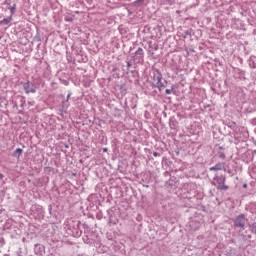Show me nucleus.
I'll list each match as a JSON object with an SVG mask.
<instances>
[{
    "label": "nucleus",
    "instance_id": "12",
    "mask_svg": "<svg viewBox=\"0 0 256 256\" xmlns=\"http://www.w3.org/2000/svg\"><path fill=\"white\" fill-rule=\"evenodd\" d=\"M69 105L70 103L66 100L62 103V111H67V109H69Z\"/></svg>",
    "mask_w": 256,
    "mask_h": 256
},
{
    "label": "nucleus",
    "instance_id": "31",
    "mask_svg": "<svg viewBox=\"0 0 256 256\" xmlns=\"http://www.w3.org/2000/svg\"><path fill=\"white\" fill-rule=\"evenodd\" d=\"M145 187H149V185H146Z\"/></svg>",
    "mask_w": 256,
    "mask_h": 256
},
{
    "label": "nucleus",
    "instance_id": "3",
    "mask_svg": "<svg viewBox=\"0 0 256 256\" xmlns=\"http://www.w3.org/2000/svg\"><path fill=\"white\" fill-rule=\"evenodd\" d=\"M246 223L247 218L245 217V214H240L234 219V227H236V229H245Z\"/></svg>",
    "mask_w": 256,
    "mask_h": 256
},
{
    "label": "nucleus",
    "instance_id": "11",
    "mask_svg": "<svg viewBox=\"0 0 256 256\" xmlns=\"http://www.w3.org/2000/svg\"><path fill=\"white\" fill-rule=\"evenodd\" d=\"M145 3V0H135L132 5L133 7H142V5Z\"/></svg>",
    "mask_w": 256,
    "mask_h": 256
},
{
    "label": "nucleus",
    "instance_id": "25",
    "mask_svg": "<svg viewBox=\"0 0 256 256\" xmlns=\"http://www.w3.org/2000/svg\"><path fill=\"white\" fill-rule=\"evenodd\" d=\"M3 177H4V175H3V174H0V181H1V179H3Z\"/></svg>",
    "mask_w": 256,
    "mask_h": 256
},
{
    "label": "nucleus",
    "instance_id": "21",
    "mask_svg": "<svg viewBox=\"0 0 256 256\" xmlns=\"http://www.w3.org/2000/svg\"><path fill=\"white\" fill-rule=\"evenodd\" d=\"M4 5H8V7L11 6V4L9 3V0H5Z\"/></svg>",
    "mask_w": 256,
    "mask_h": 256
},
{
    "label": "nucleus",
    "instance_id": "26",
    "mask_svg": "<svg viewBox=\"0 0 256 256\" xmlns=\"http://www.w3.org/2000/svg\"><path fill=\"white\" fill-rule=\"evenodd\" d=\"M103 151H104V153H107V148H104Z\"/></svg>",
    "mask_w": 256,
    "mask_h": 256
},
{
    "label": "nucleus",
    "instance_id": "28",
    "mask_svg": "<svg viewBox=\"0 0 256 256\" xmlns=\"http://www.w3.org/2000/svg\"><path fill=\"white\" fill-rule=\"evenodd\" d=\"M254 145H256V140L253 141Z\"/></svg>",
    "mask_w": 256,
    "mask_h": 256
},
{
    "label": "nucleus",
    "instance_id": "14",
    "mask_svg": "<svg viewBox=\"0 0 256 256\" xmlns=\"http://www.w3.org/2000/svg\"><path fill=\"white\" fill-rule=\"evenodd\" d=\"M173 91H175V86L173 85L171 89H166L165 93L166 95H171V93H173Z\"/></svg>",
    "mask_w": 256,
    "mask_h": 256
},
{
    "label": "nucleus",
    "instance_id": "17",
    "mask_svg": "<svg viewBox=\"0 0 256 256\" xmlns=\"http://www.w3.org/2000/svg\"><path fill=\"white\" fill-rule=\"evenodd\" d=\"M217 155H218L219 159H225V157H226L225 152H223V151H218Z\"/></svg>",
    "mask_w": 256,
    "mask_h": 256
},
{
    "label": "nucleus",
    "instance_id": "19",
    "mask_svg": "<svg viewBox=\"0 0 256 256\" xmlns=\"http://www.w3.org/2000/svg\"><path fill=\"white\" fill-rule=\"evenodd\" d=\"M71 95H72V93H71V92H69V93H68V95H67V97H66V101H68V102H69V99H71Z\"/></svg>",
    "mask_w": 256,
    "mask_h": 256
},
{
    "label": "nucleus",
    "instance_id": "32",
    "mask_svg": "<svg viewBox=\"0 0 256 256\" xmlns=\"http://www.w3.org/2000/svg\"><path fill=\"white\" fill-rule=\"evenodd\" d=\"M254 153H256V150H254Z\"/></svg>",
    "mask_w": 256,
    "mask_h": 256
},
{
    "label": "nucleus",
    "instance_id": "10",
    "mask_svg": "<svg viewBox=\"0 0 256 256\" xmlns=\"http://www.w3.org/2000/svg\"><path fill=\"white\" fill-rule=\"evenodd\" d=\"M8 9L10 11V17H13L15 15V11H17V4L9 6Z\"/></svg>",
    "mask_w": 256,
    "mask_h": 256
},
{
    "label": "nucleus",
    "instance_id": "7",
    "mask_svg": "<svg viewBox=\"0 0 256 256\" xmlns=\"http://www.w3.org/2000/svg\"><path fill=\"white\" fill-rule=\"evenodd\" d=\"M43 246L41 244H36L34 247V251L36 253V255H41V253H43Z\"/></svg>",
    "mask_w": 256,
    "mask_h": 256
},
{
    "label": "nucleus",
    "instance_id": "6",
    "mask_svg": "<svg viewBox=\"0 0 256 256\" xmlns=\"http://www.w3.org/2000/svg\"><path fill=\"white\" fill-rule=\"evenodd\" d=\"M225 166V163H217L215 166H212L209 168L210 171H222L223 167Z\"/></svg>",
    "mask_w": 256,
    "mask_h": 256
},
{
    "label": "nucleus",
    "instance_id": "24",
    "mask_svg": "<svg viewBox=\"0 0 256 256\" xmlns=\"http://www.w3.org/2000/svg\"><path fill=\"white\" fill-rule=\"evenodd\" d=\"M241 75H245V72L243 70H240Z\"/></svg>",
    "mask_w": 256,
    "mask_h": 256
},
{
    "label": "nucleus",
    "instance_id": "18",
    "mask_svg": "<svg viewBox=\"0 0 256 256\" xmlns=\"http://www.w3.org/2000/svg\"><path fill=\"white\" fill-rule=\"evenodd\" d=\"M223 171H225V173H229L231 175V173H233V171L225 166H223Z\"/></svg>",
    "mask_w": 256,
    "mask_h": 256
},
{
    "label": "nucleus",
    "instance_id": "15",
    "mask_svg": "<svg viewBox=\"0 0 256 256\" xmlns=\"http://www.w3.org/2000/svg\"><path fill=\"white\" fill-rule=\"evenodd\" d=\"M82 233H83V232H82L81 230L76 229V232L73 233V236H74V237H81Z\"/></svg>",
    "mask_w": 256,
    "mask_h": 256
},
{
    "label": "nucleus",
    "instance_id": "4",
    "mask_svg": "<svg viewBox=\"0 0 256 256\" xmlns=\"http://www.w3.org/2000/svg\"><path fill=\"white\" fill-rule=\"evenodd\" d=\"M21 85L26 95H29V93H37V86L33 84L31 81L21 82Z\"/></svg>",
    "mask_w": 256,
    "mask_h": 256
},
{
    "label": "nucleus",
    "instance_id": "30",
    "mask_svg": "<svg viewBox=\"0 0 256 256\" xmlns=\"http://www.w3.org/2000/svg\"><path fill=\"white\" fill-rule=\"evenodd\" d=\"M219 149H223V147H219Z\"/></svg>",
    "mask_w": 256,
    "mask_h": 256
},
{
    "label": "nucleus",
    "instance_id": "23",
    "mask_svg": "<svg viewBox=\"0 0 256 256\" xmlns=\"http://www.w3.org/2000/svg\"><path fill=\"white\" fill-rule=\"evenodd\" d=\"M158 155H159V154H158L157 152H154V153H153V156H154V157H157Z\"/></svg>",
    "mask_w": 256,
    "mask_h": 256
},
{
    "label": "nucleus",
    "instance_id": "20",
    "mask_svg": "<svg viewBox=\"0 0 256 256\" xmlns=\"http://www.w3.org/2000/svg\"><path fill=\"white\" fill-rule=\"evenodd\" d=\"M170 127H171V129H175V122H170Z\"/></svg>",
    "mask_w": 256,
    "mask_h": 256
},
{
    "label": "nucleus",
    "instance_id": "22",
    "mask_svg": "<svg viewBox=\"0 0 256 256\" xmlns=\"http://www.w3.org/2000/svg\"><path fill=\"white\" fill-rule=\"evenodd\" d=\"M133 64H131V62H127V69H129Z\"/></svg>",
    "mask_w": 256,
    "mask_h": 256
},
{
    "label": "nucleus",
    "instance_id": "16",
    "mask_svg": "<svg viewBox=\"0 0 256 256\" xmlns=\"http://www.w3.org/2000/svg\"><path fill=\"white\" fill-rule=\"evenodd\" d=\"M165 5H175V0H163Z\"/></svg>",
    "mask_w": 256,
    "mask_h": 256
},
{
    "label": "nucleus",
    "instance_id": "2",
    "mask_svg": "<svg viewBox=\"0 0 256 256\" xmlns=\"http://www.w3.org/2000/svg\"><path fill=\"white\" fill-rule=\"evenodd\" d=\"M226 178L223 175L214 177V185L219 191H227L229 186L225 185Z\"/></svg>",
    "mask_w": 256,
    "mask_h": 256
},
{
    "label": "nucleus",
    "instance_id": "29",
    "mask_svg": "<svg viewBox=\"0 0 256 256\" xmlns=\"http://www.w3.org/2000/svg\"><path fill=\"white\" fill-rule=\"evenodd\" d=\"M243 187H247V184H244Z\"/></svg>",
    "mask_w": 256,
    "mask_h": 256
},
{
    "label": "nucleus",
    "instance_id": "1",
    "mask_svg": "<svg viewBox=\"0 0 256 256\" xmlns=\"http://www.w3.org/2000/svg\"><path fill=\"white\" fill-rule=\"evenodd\" d=\"M154 83L152 84V87L158 89V91H162L163 87L165 85L163 84V74H161V71L159 69H156L153 71V77H152Z\"/></svg>",
    "mask_w": 256,
    "mask_h": 256
},
{
    "label": "nucleus",
    "instance_id": "27",
    "mask_svg": "<svg viewBox=\"0 0 256 256\" xmlns=\"http://www.w3.org/2000/svg\"><path fill=\"white\" fill-rule=\"evenodd\" d=\"M29 103H30V105H34L35 102H29Z\"/></svg>",
    "mask_w": 256,
    "mask_h": 256
},
{
    "label": "nucleus",
    "instance_id": "13",
    "mask_svg": "<svg viewBox=\"0 0 256 256\" xmlns=\"http://www.w3.org/2000/svg\"><path fill=\"white\" fill-rule=\"evenodd\" d=\"M250 231L251 233H253L254 235H256V222L252 223L250 225Z\"/></svg>",
    "mask_w": 256,
    "mask_h": 256
},
{
    "label": "nucleus",
    "instance_id": "5",
    "mask_svg": "<svg viewBox=\"0 0 256 256\" xmlns=\"http://www.w3.org/2000/svg\"><path fill=\"white\" fill-rule=\"evenodd\" d=\"M143 55V48H138L134 55V61H136V63H140L141 59H143Z\"/></svg>",
    "mask_w": 256,
    "mask_h": 256
},
{
    "label": "nucleus",
    "instance_id": "9",
    "mask_svg": "<svg viewBox=\"0 0 256 256\" xmlns=\"http://www.w3.org/2000/svg\"><path fill=\"white\" fill-rule=\"evenodd\" d=\"M13 21V16H10L8 18H4L3 20L0 21V25H9Z\"/></svg>",
    "mask_w": 256,
    "mask_h": 256
},
{
    "label": "nucleus",
    "instance_id": "8",
    "mask_svg": "<svg viewBox=\"0 0 256 256\" xmlns=\"http://www.w3.org/2000/svg\"><path fill=\"white\" fill-rule=\"evenodd\" d=\"M22 154H23V149L17 148V149L13 152L12 156H14L16 159H19V157H21Z\"/></svg>",
    "mask_w": 256,
    "mask_h": 256
}]
</instances>
